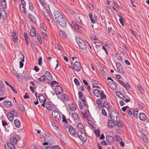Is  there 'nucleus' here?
I'll list each match as a JSON object with an SVG mask.
<instances>
[{
  "mask_svg": "<svg viewBox=\"0 0 149 149\" xmlns=\"http://www.w3.org/2000/svg\"><path fill=\"white\" fill-rule=\"evenodd\" d=\"M12 36L13 38L14 39L15 42H18L17 39L16 33L14 32L12 33Z\"/></svg>",
  "mask_w": 149,
  "mask_h": 149,
  "instance_id": "obj_34",
  "label": "nucleus"
},
{
  "mask_svg": "<svg viewBox=\"0 0 149 149\" xmlns=\"http://www.w3.org/2000/svg\"><path fill=\"white\" fill-rule=\"evenodd\" d=\"M119 17H120V18L119 19V21L120 22V23L123 26H124V24L123 22H124V20L123 18V17L120 14H119Z\"/></svg>",
  "mask_w": 149,
  "mask_h": 149,
  "instance_id": "obj_30",
  "label": "nucleus"
},
{
  "mask_svg": "<svg viewBox=\"0 0 149 149\" xmlns=\"http://www.w3.org/2000/svg\"><path fill=\"white\" fill-rule=\"evenodd\" d=\"M87 123L91 126H93V123L91 120H88L87 121Z\"/></svg>",
  "mask_w": 149,
  "mask_h": 149,
  "instance_id": "obj_63",
  "label": "nucleus"
},
{
  "mask_svg": "<svg viewBox=\"0 0 149 149\" xmlns=\"http://www.w3.org/2000/svg\"><path fill=\"white\" fill-rule=\"evenodd\" d=\"M57 22H58L59 25L62 27L65 28L67 26L66 21L63 17L58 20Z\"/></svg>",
  "mask_w": 149,
  "mask_h": 149,
  "instance_id": "obj_7",
  "label": "nucleus"
},
{
  "mask_svg": "<svg viewBox=\"0 0 149 149\" xmlns=\"http://www.w3.org/2000/svg\"><path fill=\"white\" fill-rule=\"evenodd\" d=\"M106 139L108 145H111L113 142V138L111 136L108 135L106 137Z\"/></svg>",
  "mask_w": 149,
  "mask_h": 149,
  "instance_id": "obj_14",
  "label": "nucleus"
},
{
  "mask_svg": "<svg viewBox=\"0 0 149 149\" xmlns=\"http://www.w3.org/2000/svg\"><path fill=\"white\" fill-rule=\"evenodd\" d=\"M38 80L41 82L45 81H46V79L45 78V75H43L40 78H38Z\"/></svg>",
  "mask_w": 149,
  "mask_h": 149,
  "instance_id": "obj_28",
  "label": "nucleus"
},
{
  "mask_svg": "<svg viewBox=\"0 0 149 149\" xmlns=\"http://www.w3.org/2000/svg\"><path fill=\"white\" fill-rule=\"evenodd\" d=\"M14 124L15 126L17 128H19L21 125V123L19 120L17 119L14 120Z\"/></svg>",
  "mask_w": 149,
  "mask_h": 149,
  "instance_id": "obj_25",
  "label": "nucleus"
},
{
  "mask_svg": "<svg viewBox=\"0 0 149 149\" xmlns=\"http://www.w3.org/2000/svg\"><path fill=\"white\" fill-rule=\"evenodd\" d=\"M19 137V136L16 135L15 136H14V137L11 138L10 139V141L11 143H14V144H16L17 142V139Z\"/></svg>",
  "mask_w": 149,
  "mask_h": 149,
  "instance_id": "obj_16",
  "label": "nucleus"
},
{
  "mask_svg": "<svg viewBox=\"0 0 149 149\" xmlns=\"http://www.w3.org/2000/svg\"><path fill=\"white\" fill-rule=\"evenodd\" d=\"M74 82L76 85L78 86H80V83L78 80L76 78L74 79Z\"/></svg>",
  "mask_w": 149,
  "mask_h": 149,
  "instance_id": "obj_43",
  "label": "nucleus"
},
{
  "mask_svg": "<svg viewBox=\"0 0 149 149\" xmlns=\"http://www.w3.org/2000/svg\"><path fill=\"white\" fill-rule=\"evenodd\" d=\"M113 4L119 10H120L119 8L121 9V7L118 4L116 1H113Z\"/></svg>",
  "mask_w": 149,
  "mask_h": 149,
  "instance_id": "obj_44",
  "label": "nucleus"
},
{
  "mask_svg": "<svg viewBox=\"0 0 149 149\" xmlns=\"http://www.w3.org/2000/svg\"><path fill=\"white\" fill-rule=\"evenodd\" d=\"M139 91L142 94H143L144 91L143 88L141 87V85L140 84H138L137 85Z\"/></svg>",
  "mask_w": 149,
  "mask_h": 149,
  "instance_id": "obj_37",
  "label": "nucleus"
},
{
  "mask_svg": "<svg viewBox=\"0 0 149 149\" xmlns=\"http://www.w3.org/2000/svg\"><path fill=\"white\" fill-rule=\"evenodd\" d=\"M126 97H127L124 96V97H122L123 99H122L123 100L125 101V102H130L131 100L130 98H129L127 96H126Z\"/></svg>",
  "mask_w": 149,
  "mask_h": 149,
  "instance_id": "obj_39",
  "label": "nucleus"
},
{
  "mask_svg": "<svg viewBox=\"0 0 149 149\" xmlns=\"http://www.w3.org/2000/svg\"><path fill=\"white\" fill-rule=\"evenodd\" d=\"M70 109L72 111H75L76 109V106L73 104L70 105L69 106Z\"/></svg>",
  "mask_w": 149,
  "mask_h": 149,
  "instance_id": "obj_38",
  "label": "nucleus"
},
{
  "mask_svg": "<svg viewBox=\"0 0 149 149\" xmlns=\"http://www.w3.org/2000/svg\"><path fill=\"white\" fill-rule=\"evenodd\" d=\"M38 98L39 101L43 103V102L45 101V102L47 100L46 99H45L44 96L42 95H38Z\"/></svg>",
  "mask_w": 149,
  "mask_h": 149,
  "instance_id": "obj_21",
  "label": "nucleus"
},
{
  "mask_svg": "<svg viewBox=\"0 0 149 149\" xmlns=\"http://www.w3.org/2000/svg\"><path fill=\"white\" fill-rule=\"evenodd\" d=\"M42 105L44 107H46L47 110L49 111H52V106L51 104V103L48 101H46L45 102H44L43 103Z\"/></svg>",
  "mask_w": 149,
  "mask_h": 149,
  "instance_id": "obj_4",
  "label": "nucleus"
},
{
  "mask_svg": "<svg viewBox=\"0 0 149 149\" xmlns=\"http://www.w3.org/2000/svg\"><path fill=\"white\" fill-rule=\"evenodd\" d=\"M110 117L111 120L116 121V122H117L118 120V113L116 112L111 113L110 114Z\"/></svg>",
  "mask_w": 149,
  "mask_h": 149,
  "instance_id": "obj_13",
  "label": "nucleus"
},
{
  "mask_svg": "<svg viewBox=\"0 0 149 149\" xmlns=\"http://www.w3.org/2000/svg\"><path fill=\"white\" fill-rule=\"evenodd\" d=\"M29 9L32 10L33 8V6L32 4V3L30 2H29Z\"/></svg>",
  "mask_w": 149,
  "mask_h": 149,
  "instance_id": "obj_51",
  "label": "nucleus"
},
{
  "mask_svg": "<svg viewBox=\"0 0 149 149\" xmlns=\"http://www.w3.org/2000/svg\"><path fill=\"white\" fill-rule=\"evenodd\" d=\"M78 95L79 98H82V97H83L84 95L80 91L78 92Z\"/></svg>",
  "mask_w": 149,
  "mask_h": 149,
  "instance_id": "obj_49",
  "label": "nucleus"
},
{
  "mask_svg": "<svg viewBox=\"0 0 149 149\" xmlns=\"http://www.w3.org/2000/svg\"><path fill=\"white\" fill-rule=\"evenodd\" d=\"M61 99L63 100H67L70 101V99L68 97V95L65 93H63L62 95Z\"/></svg>",
  "mask_w": 149,
  "mask_h": 149,
  "instance_id": "obj_22",
  "label": "nucleus"
},
{
  "mask_svg": "<svg viewBox=\"0 0 149 149\" xmlns=\"http://www.w3.org/2000/svg\"><path fill=\"white\" fill-rule=\"evenodd\" d=\"M52 116L53 118L58 122L61 119L60 114L56 111H54L52 112Z\"/></svg>",
  "mask_w": 149,
  "mask_h": 149,
  "instance_id": "obj_5",
  "label": "nucleus"
},
{
  "mask_svg": "<svg viewBox=\"0 0 149 149\" xmlns=\"http://www.w3.org/2000/svg\"><path fill=\"white\" fill-rule=\"evenodd\" d=\"M18 106L19 107V108L22 111H25V108L23 105L21 104H19L18 105Z\"/></svg>",
  "mask_w": 149,
  "mask_h": 149,
  "instance_id": "obj_41",
  "label": "nucleus"
},
{
  "mask_svg": "<svg viewBox=\"0 0 149 149\" xmlns=\"http://www.w3.org/2000/svg\"><path fill=\"white\" fill-rule=\"evenodd\" d=\"M40 27L41 29L44 31H45L46 30L47 28L46 25L43 24L42 23L40 24Z\"/></svg>",
  "mask_w": 149,
  "mask_h": 149,
  "instance_id": "obj_36",
  "label": "nucleus"
},
{
  "mask_svg": "<svg viewBox=\"0 0 149 149\" xmlns=\"http://www.w3.org/2000/svg\"><path fill=\"white\" fill-rule=\"evenodd\" d=\"M88 6L91 10H93L94 9V6L92 4L89 3Z\"/></svg>",
  "mask_w": 149,
  "mask_h": 149,
  "instance_id": "obj_47",
  "label": "nucleus"
},
{
  "mask_svg": "<svg viewBox=\"0 0 149 149\" xmlns=\"http://www.w3.org/2000/svg\"><path fill=\"white\" fill-rule=\"evenodd\" d=\"M59 33L60 34V35H61L62 36L65 37H66V35L65 34L64 31H60Z\"/></svg>",
  "mask_w": 149,
  "mask_h": 149,
  "instance_id": "obj_46",
  "label": "nucleus"
},
{
  "mask_svg": "<svg viewBox=\"0 0 149 149\" xmlns=\"http://www.w3.org/2000/svg\"><path fill=\"white\" fill-rule=\"evenodd\" d=\"M55 92L57 95H59L63 92V89L59 85L55 86Z\"/></svg>",
  "mask_w": 149,
  "mask_h": 149,
  "instance_id": "obj_8",
  "label": "nucleus"
},
{
  "mask_svg": "<svg viewBox=\"0 0 149 149\" xmlns=\"http://www.w3.org/2000/svg\"><path fill=\"white\" fill-rule=\"evenodd\" d=\"M62 121L63 122H65L66 123H68V121L66 119L64 115L63 116V120Z\"/></svg>",
  "mask_w": 149,
  "mask_h": 149,
  "instance_id": "obj_61",
  "label": "nucleus"
},
{
  "mask_svg": "<svg viewBox=\"0 0 149 149\" xmlns=\"http://www.w3.org/2000/svg\"><path fill=\"white\" fill-rule=\"evenodd\" d=\"M69 131L72 135H74L76 134V131L74 128L72 126H70L69 127Z\"/></svg>",
  "mask_w": 149,
  "mask_h": 149,
  "instance_id": "obj_20",
  "label": "nucleus"
},
{
  "mask_svg": "<svg viewBox=\"0 0 149 149\" xmlns=\"http://www.w3.org/2000/svg\"><path fill=\"white\" fill-rule=\"evenodd\" d=\"M92 37H91V40H97V38L94 35H92Z\"/></svg>",
  "mask_w": 149,
  "mask_h": 149,
  "instance_id": "obj_57",
  "label": "nucleus"
},
{
  "mask_svg": "<svg viewBox=\"0 0 149 149\" xmlns=\"http://www.w3.org/2000/svg\"><path fill=\"white\" fill-rule=\"evenodd\" d=\"M77 128L79 130H81L82 131H83V126L81 123H78L77 125Z\"/></svg>",
  "mask_w": 149,
  "mask_h": 149,
  "instance_id": "obj_31",
  "label": "nucleus"
},
{
  "mask_svg": "<svg viewBox=\"0 0 149 149\" xmlns=\"http://www.w3.org/2000/svg\"><path fill=\"white\" fill-rule=\"evenodd\" d=\"M139 110L138 109H134L133 114H132L134 117H137L138 113Z\"/></svg>",
  "mask_w": 149,
  "mask_h": 149,
  "instance_id": "obj_32",
  "label": "nucleus"
},
{
  "mask_svg": "<svg viewBox=\"0 0 149 149\" xmlns=\"http://www.w3.org/2000/svg\"><path fill=\"white\" fill-rule=\"evenodd\" d=\"M53 13L56 22L63 17L61 14L57 10H54Z\"/></svg>",
  "mask_w": 149,
  "mask_h": 149,
  "instance_id": "obj_6",
  "label": "nucleus"
},
{
  "mask_svg": "<svg viewBox=\"0 0 149 149\" xmlns=\"http://www.w3.org/2000/svg\"><path fill=\"white\" fill-rule=\"evenodd\" d=\"M42 62V57H40L38 59V64L40 65H41Z\"/></svg>",
  "mask_w": 149,
  "mask_h": 149,
  "instance_id": "obj_62",
  "label": "nucleus"
},
{
  "mask_svg": "<svg viewBox=\"0 0 149 149\" xmlns=\"http://www.w3.org/2000/svg\"><path fill=\"white\" fill-rule=\"evenodd\" d=\"M76 40L79 47L81 49L83 50L86 49L87 46L86 43L88 44V42L83 41L79 37L76 38Z\"/></svg>",
  "mask_w": 149,
  "mask_h": 149,
  "instance_id": "obj_1",
  "label": "nucleus"
},
{
  "mask_svg": "<svg viewBox=\"0 0 149 149\" xmlns=\"http://www.w3.org/2000/svg\"><path fill=\"white\" fill-rule=\"evenodd\" d=\"M115 137L116 138V141L118 142L120 141L122 139V138L119 137L118 135H116L115 136Z\"/></svg>",
  "mask_w": 149,
  "mask_h": 149,
  "instance_id": "obj_45",
  "label": "nucleus"
},
{
  "mask_svg": "<svg viewBox=\"0 0 149 149\" xmlns=\"http://www.w3.org/2000/svg\"><path fill=\"white\" fill-rule=\"evenodd\" d=\"M4 84L2 81L0 80V88L3 89L4 86Z\"/></svg>",
  "mask_w": 149,
  "mask_h": 149,
  "instance_id": "obj_59",
  "label": "nucleus"
},
{
  "mask_svg": "<svg viewBox=\"0 0 149 149\" xmlns=\"http://www.w3.org/2000/svg\"><path fill=\"white\" fill-rule=\"evenodd\" d=\"M93 93L94 95L97 97L100 96V97L99 99H103L106 98V96L105 95L104 92L103 91H102L101 92L98 89L94 90Z\"/></svg>",
  "mask_w": 149,
  "mask_h": 149,
  "instance_id": "obj_2",
  "label": "nucleus"
},
{
  "mask_svg": "<svg viewBox=\"0 0 149 149\" xmlns=\"http://www.w3.org/2000/svg\"><path fill=\"white\" fill-rule=\"evenodd\" d=\"M139 118L141 120H145L147 119L146 115L143 113H141L139 115Z\"/></svg>",
  "mask_w": 149,
  "mask_h": 149,
  "instance_id": "obj_17",
  "label": "nucleus"
},
{
  "mask_svg": "<svg viewBox=\"0 0 149 149\" xmlns=\"http://www.w3.org/2000/svg\"><path fill=\"white\" fill-rule=\"evenodd\" d=\"M141 140L144 142H147L148 140L147 136L145 134H141Z\"/></svg>",
  "mask_w": 149,
  "mask_h": 149,
  "instance_id": "obj_23",
  "label": "nucleus"
},
{
  "mask_svg": "<svg viewBox=\"0 0 149 149\" xmlns=\"http://www.w3.org/2000/svg\"><path fill=\"white\" fill-rule=\"evenodd\" d=\"M58 83L56 81H54L51 83V85L52 87H54V85L56 84H58Z\"/></svg>",
  "mask_w": 149,
  "mask_h": 149,
  "instance_id": "obj_60",
  "label": "nucleus"
},
{
  "mask_svg": "<svg viewBox=\"0 0 149 149\" xmlns=\"http://www.w3.org/2000/svg\"><path fill=\"white\" fill-rule=\"evenodd\" d=\"M24 78L26 80H29L30 79V77L29 74H25L24 75Z\"/></svg>",
  "mask_w": 149,
  "mask_h": 149,
  "instance_id": "obj_42",
  "label": "nucleus"
},
{
  "mask_svg": "<svg viewBox=\"0 0 149 149\" xmlns=\"http://www.w3.org/2000/svg\"><path fill=\"white\" fill-rule=\"evenodd\" d=\"M100 70L102 73V74L105 75L106 74V71L104 69L103 67H101L100 68Z\"/></svg>",
  "mask_w": 149,
  "mask_h": 149,
  "instance_id": "obj_52",
  "label": "nucleus"
},
{
  "mask_svg": "<svg viewBox=\"0 0 149 149\" xmlns=\"http://www.w3.org/2000/svg\"><path fill=\"white\" fill-rule=\"evenodd\" d=\"M71 25L72 27L74 28L77 32H80V29L81 28V26H79L75 22L72 21L71 22Z\"/></svg>",
  "mask_w": 149,
  "mask_h": 149,
  "instance_id": "obj_9",
  "label": "nucleus"
},
{
  "mask_svg": "<svg viewBox=\"0 0 149 149\" xmlns=\"http://www.w3.org/2000/svg\"><path fill=\"white\" fill-rule=\"evenodd\" d=\"M117 122V123H116V125L117 126L120 127H123V124L121 121L120 120L118 121V120Z\"/></svg>",
  "mask_w": 149,
  "mask_h": 149,
  "instance_id": "obj_33",
  "label": "nucleus"
},
{
  "mask_svg": "<svg viewBox=\"0 0 149 149\" xmlns=\"http://www.w3.org/2000/svg\"><path fill=\"white\" fill-rule=\"evenodd\" d=\"M81 113L83 115L84 118H87L88 117V114L86 113H84L82 112H81Z\"/></svg>",
  "mask_w": 149,
  "mask_h": 149,
  "instance_id": "obj_58",
  "label": "nucleus"
},
{
  "mask_svg": "<svg viewBox=\"0 0 149 149\" xmlns=\"http://www.w3.org/2000/svg\"><path fill=\"white\" fill-rule=\"evenodd\" d=\"M25 6H23L22 8H21V5L20 6V9L22 12L24 13H26Z\"/></svg>",
  "mask_w": 149,
  "mask_h": 149,
  "instance_id": "obj_48",
  "label": "nucleus"
},
{
  "mask_svg": "<svg viewBox=\"0 0 149 149\" xmlns=\"http://www.w3.org/2000/svg\"><path fill=\"white\" fill-rule=\"evenodd\" d=\"M10 87L11 88V90L15 94L17 93V91L11 85L10 86Z\"/></svg>",
  "mask_w": 149,
  "mask_h": 149,
  "instance_id": "obj_54",
  "label": "nucleus"
},
{
  "mask_svg": "<svg viewBox=\"0 0 149 149\" xmlns=\"http://www.w3.org/2000/svg\"><path fill=\"white\" fill-rule=\"evenodd\" d=\"M115 122L116 121L112 120H109L107 124L108 127L109 128H112L115 127L116 125Z\"/></svg>",
  "mask_w": 149,
  "mask_h": 149,
  "instance_id": "obj_10",
  "label": "nucleus"
},
{
  "mask_svg": "<svg viewBox=\"0 0 149 149\" xmlns=\"http://www.w3.org/2000/svg\"><path fill=\"white\" fill-rule=\"evenodd\" d=\"M109 105V103L107 101H104L103 103V105L104 106V107H107Z\"/></svg>",
  "mask_w": 149,
  "mask_h": 149,
  "instance_id": "obj_56",
  "label": "nucleus"
},
{
  "mask_svg": "<svg viewBox=\"0 0 149 149\" xmlns=\"http://www.w3.org/2000/svg\"><path fill=\"white\" fill-rule=\"evenodd\" d=\"M108 85L110 88L113 90H116L117 88V84L114 81L112 82H109Z\"/></svg>",
  "mask_w": 149,
  "mask_h": 149,
  "instance_id": "obj_11",
  "label": "nucleus"
},
{
  "mask_svg": "<svg viewBox=\"0 0 149 149\" xmlns=\"http://www.w3.org/2000/svg\"><path fill=\"white\" fill-rule=\"evenodd\" d=\"M52 147V149H61V148L58 146H54Z\"/></svg>",
  "mask_w": 149,
  "mask_h": 149,
  "instance_id": "obj_53",
  "label": "nucleus"
},
{
  "mask_svg": "<svg viewBox=\"0 0 149 149\" xmlns=\"http://www.w3.org/2000/svg\"><path fill=\"white\" fill-rule=\"evenodd\" d=\"M8 120L12 122L13 121L14 119V117L10 112H8L6 114Z\"/></svg>",
  "mask_w": 149,
  "mask_h": 149,
  "instance_id": "obj_18",
  "label": "nucleus"
},
{
  "mask_svg": "<svg viewBox=\"0 0 149 149\" xmlns=\"http://www.w3.org/2000/svg\"><path fill=\"white\" fill-rule=\"evenodd\" d=\"M74 68L77 71L79 72L80 71L81 68V66L78 62L75 61L74 63Z\"/></svg>",
  "mask_w": 149,
  "mask_h": 149,
  "instance_id": "obj_12",
  "label": "nucleus"
},
{
  "mask_svg": "<svg viewBox=\"0 0 149 149\" xmlns=\"http://www.w3.org/2000/svg\"><path fill=\"white\" fill-rule=\"evenodd\" d=\"M4 104L7 107L9 108L12 106V104L11 102L6 101L4 102Z\"/></svg>",
  "mask_w": 149,
  "mask_h": 149,
  "instance_id": "obj_26",
  "label": "nucleus"
},
{
  "mask_svg": "<svg viewBox=\"0 0 149 149\" xmlns=\"http://www.w3.org/2000/svg\"><path fill=\"white\" fill-rule=\"evenodd\" d=\"M94 132L95 133V134L97 136H99L100 134V132L99 130H95L94 131Z\"/></svg>",
  "mask_w": 149,
  "mask_h": 149,
  "instance_id": "obj_64",
  "label": "nucleus"
},
{
  "mask_svg": "<svg viewBox=\"0 0 149 149\" xmlns=\"http://www.w3.org/2000/svg\"><path fill=\"white\" fill-rule=\"evenodd\" d=\"M30 35L32 37H35L36 36V32L35 29H31L30 31Z\"/></svg>",
  "mask_w": 149,
  "mask_h": 149,
  "instance_id": "obj_35",
  "label": "nucleus"
},
{
  "mask_svg": "<svg viewBox=\"0 0 149 149\" xmlns=\"http://www.w3.org/2000/svg\"><path fill=\"white\" fill-rule=\"evenodd\" d=\"M102 99H97L96 101V103L98 104V107L99 108H100L99 107H104V106L103 105V104H102Z\"/></svg>",
  "mask_w": 149,
  "mask_h": 149,
  "instance_id": "obj_19",
  "label": "nucleus"
},
{
  "mask_svg": "<svg viewBox=\"0 0 149 149\" xmlns=\"http://www.w3.org/2000/svg\"><path fill=\"white\" fill-rule=\"evenodd\" d=\"M118 82H119L125 88H127V86L124 83L120 80H118Z\"/></svg>",
  "mask_w": 149,
  "mask_h": 149,
  "instance_id": "obj_40",
  "label": "nucleus"
},
{
  "mask_svg": "<svg viewBox=\"0 0 149 149\" xmlns=\"http://www.w3.org/2000/svg\"><path fill=\"white\" fill-rule=\"evenodd\" d=\"M72 116L74 120H78L79 119V116L76 113H73Z\"/></svg>",
  "mask_w": 149,
  "mask_h": 149,
  "instance_id": "obj_29",
  "label": "nucleus"
},
{
  "mask_svg": "<svg viewBox=\"0 0 149 149\" xmlns=\"http://www.w3.org/2000/svg\"><path fill=\"white\" fill-rule=\"evenodd\" d=\"M45 74V76L47 80H50L52 79V74L49 71H46Z\"/></svg>",
  "mask_w": 149,
  "mask_h": 149,
  "instance_id": "obj_15",
  "label": "nucleus"
},
{
  "mask_svg": "<svg viewBox=\"0 0 149 149\" xmlns=\"http://www.w3.org/2000/svg\"><path fill=\"white\" fill-rule=\"evenodd\" d=\"M52 126L54 128V129L57 130L58 129V127L57 125L56 124L54 123H53L52 124Z\"/></svg>",
  "mask_w": 149,
  "mask_h": 149,
  "instance_id": "obj_50",
  "label": "nucleus"
},
{
  "mask_svg": "<svg viewBox=\"0 0 149 149\" xmlns=\"http://www.w3.org/2000/svg\"><path fill=\"white\" fill-rule=\"evenodd\" d=\"M77 135L79 139L84 142H86L87 138L85 134L81 130H79L77 133Z\"/></svg>",
  "mask_w": 149,
  "mask_h": 149,
  "instance_id": "obj_3",
  "label": "nucleus"
},
{
  "mask_svg": "<svg viewBox=\"0 0 149 149\" xmlns=\"http://www.w3.org/2000/svg\"><path fill=\"white\" fill-rule=\"evenodd\" d=\"M10 112L13 117H15L16 118H17L19 114L16 111L11 110H10Z\"/></svg>",
  "mask_w": 149,
  "mask_h": 149,
  "instance_id": "obj_24",
  "label": "nucleus"
},
{
  "mask_svg": "<svg viewBox=\"0 0 149 149\" xmlns=\"http://www.w3.org/2000/svg\"><path fill=\"white\" fill-rule=\"evenodd\" d=\"M45 16L47 19H48L49 21V19L51 18L48 13H47L46 14H45Z\"/></svg>",
  "mask_w": 149,
  "mask_h": 149,
  "instance_id": "obj_55",
  "label": "nucleus"
},
{
  "mask_svg": "<svg viewBox=\"0 0 149 149\" xmlns=\"http://www.w3.org/2000/svg\"><path fill=\"white\" fill-rule=\"evenodd\" d=\"M14 145V144L11 142L7 144L8 148L9 149H14L15 148Z\"/></svg>",
  "mask_w": 149,
  "mask_h": 149,
  "instance_id": "obj_27",
  "label": "nucleus"
}]
</instances>
